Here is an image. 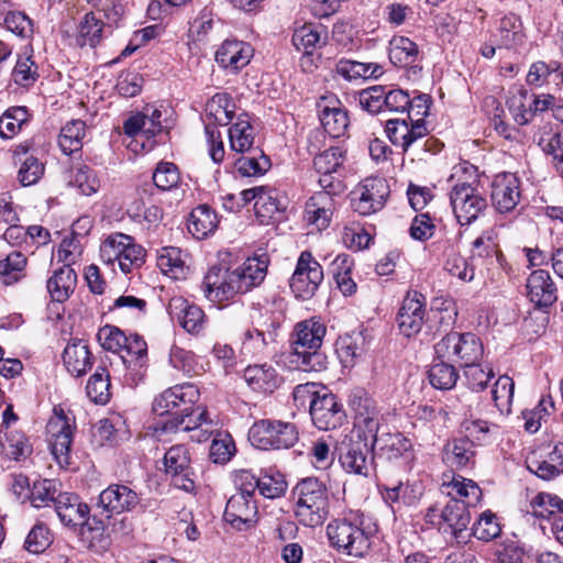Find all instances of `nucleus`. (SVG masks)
Here are the masks:
<instances>
[{"mask_svg": "<svg viewBox=\"0 0 563 563\" xmlns=\"http://www.w3.org/2000/svg\"><path fill=\"white\" fill-rule=\"evenodd\" d=\"M325 332V325L317 317L296 324L291 339V352L288 355L289 365L294 369L322 372L327 368L328 358L320 351Z\"/></svg>", "mask_w": 563, "mask_h": 563, "instance_id": "1", "label": "nucleus"}, {"mask_svg": "<svg viewBox=\"0 0 563 563\" xmlns=\"http://www.w3.org/2000/svg\"><path fill=\"white\" fill-rule=\"evenodd\" d=\"M385 131L390 142L410 154L412 159L422 161L426 154H435L443 146L437 139L428 136L429 131L422 119H390L386 122Z\"/></svg>", "mask_w": 563, "mask_h": 563, "instance_id": "2", "label": "nucleus"}, {"mask_svg": "<svg viewBox=\"0 0 563 563\" xmlns=\"http://www.w3.org/2000/svg\"><path fill=\"white\" fill-rule=\"evenodd\" d=\"M295 517L305 527H320L330 512L325 485L316 477L301 479L294 488Z\"/></svg>", "mask_w": 563, "mask_h": 563, "instance_id": "3", "label": "nucleus"}, {"mask_svg": "<svg viewBox=\"0 0 563 563\" xmlns=\"http://www.w3.org/2000/svg\"><path fill=\"white\" fill-rule=\"evenodd\" d=\"M330 544L338 551L355 558H363L372 544L373 530L365 526L364 517L350 514L332 520L327 526Z\"/></svg>", "mask_w": 563, "mask_h": 563, "instance_id": "4", "label": "nucleus"}, {"mask_svg": "<svg viewBox=\"0 0 563 563\" xmlns=\"http://www.w3.org/2000/svg\"><path fill=\"white\" fill-rule=\"evenodd\" d=\"M249 439L261 450L288 449L298 441V431L289 422L260 420L251 427Z\"/></svg>", "mask_w": 563, "mask_h": 563, "instance_id": "5", "label": "nucleus"}, {"mask_svg": "<svg viewBox=\"0 0 563 563\" xmlns=\"http://www.w3.org/2000/svg\"><path fill=\"white\" fill-rule=\"evenodd\" d=\"M450 202L461 225L475 221L487 207L486 198L478 188L466 181L456 183L452 187Z\"/></svg>", "mask_w": 563, "mask_h": 563, "instance_id": "6", "label": "nucleus"}, {"mask_svg": "<svg viewBox=\"0 0 563 563\" xmlns=\"http://www.w3.org/2000/svg\"><path fill=\"white\" fill-rule=\"evenodd\" d=\"M389 196V186L384 178L369 177L360 183L351 192V207L361 216L379 211Z\"/></svg>", "mask_w": 563, "mask_h": 563, "instance_id": "7", "label": "nucleus"}, {"mask_svg": "<svg viewBox=\"0 0 563 563\" xmlns=\"http://www.w3.org/2000/svg\"><path fill=\"white\" fill-rule=\"evenodd\" d=\"M164 470L174 487L186 493L196 489L195 471L189 450L183 444L170 446L164 454Z\"/></svg>", "mask_w": 563, "mask_h": 563, "instance_id": "8", "label": "nucleus"}, {"mask_svg": "<svg viewBox=\"0 0 563 563\" xmlns=\"http://www.w3.org/2000/svg\"><path fill=\"white\" fill-rule=\"evenodd\" d=\"M323 280V269L309 251L300 253L289 286L297 298L310 299Z\"/></svg>", "mask_w": 563, "mask_h": 563, "instance_id": "9", "label": "nucleus"}, {"mask_svg": "<svg viewBox=\"0 0 563 563\" xmlns=\"http://www.w3.org/2000/svg\"><path fill=\"white\" fill-rule=\"evenodd\" d=\"M199 390L194 384L170 387L158 395L153 402V411L158 416L177 417L187 412L199 399Z\"/></svg>", "mask_w": 563, "mask_h": 563, "instance_id": "10", "label": "nucleus"}, {"mask_svg": "<svg viewBox=\"0 0 563 563\" xmlns=\"http://www.w3.org/2000/svg\"><path fill=\"white\" fill-rule=\"evenodd\" d=\"M54 509L65 526H87L89 530L101 532L104 530V522L96 519V517L92 518L95 526L90 523L88 505L80 501L79 497L75 494L59 493Z\"/></svg>", "mask_w": 563, "mask_h": 563, "instance_id": "11", "label": "nucleus"}, {"mask_svg": "<svg viewBox=\"0 0 563 563\" xmlns=\"http://www.w3.org/2000/svg\"><path fill=\"white\" fill-rule=\"evenodd\" d=\"M439 529L450 534L456 543H466L471 533L468 526L471 514L466 506L456 498H451L441 510Z\"/></svg>", "mask_w": 563, "mask_h": 563, "instance_id": "12", "label": "nucleus"}, {"mask_svg": "<svg viewBox=\"0 0 563 563\" xmlns=\"http://www.w3.org/2000/svg\"><path fill=\"white\" fill-rule=\"evenodd\" d=\"M46 432L52 454L59 463H68L70 446L73 443V427L69 418L64 411L54 410V416L51 417L46 424Z\"/></svg>", "mask_w": 563, "mask_h": 563, "instance_id": "13", "label": "nucleus"}, {"mask_svg": "<svg viewBox=\"0 0 563 563\" xmlns=\"http://www.w3.org/2000/svg\"><path fill=\"white\" fill-rule=\"evenodd\" d=\"M310 416L313 424L324 431L340 428L346 419L342 404L328 389L312 401Z\"/></svg>", "mask_w": 563, "mask_h": 563, "instance_id": "14", "label": "nucleus"}, {"mask_svg": "<svg viewBox=\"0 0 563 563\" xmlns=\"http://www.w3.org/2000/svg\"><path fill=\"white\" fill-rule=\"evenodd\" d=\"M426 318V297L417 291H408L397 314L399 331L407 338L418 334Z\"/></svg>", "mask_w": 563, "mask_h": 563, "instance_id": "15", "label": "nucleus"}, {"mask_svg": "<svg viewBox=\"0 0 563 563\" xmlns=\"http://www.w3.org/2000/svg\"><path fill=\"white\" fill-rule=\"evenodd\" d=\"M257 518V504L251 495L234 494L229 498L224 519L232 528L246 531L255 526Z\"/></svg>", "mask_w": 563, "mask_h": 563, "instance_id": "16", "label": "nucleus"}, {"mask_svg": "<svg viewBox=\"0 0 563 563\" xmlns=\"http://www.w3.org/2000/svg\"><path fill=\"white\" fill-rule=\"evenodd\" d=\"M139 503V495L129 486L113 484L100 493L97 508L101 509V515L110 519L113 514L131 511Z\"/></svg>", "mask_w": 563, "mask_h": 563, "instance_id": "17", "label": "nucleus"}, {"mask_svg": "<svg viewBox=\"0 0 563 563\" xmlns=\"http://www.w3.org/2000/svg\"><path fill=\"white\" fill-rule=\"evenodd\" d=\"M202 291L211 302L221 303L238 295L232 269L222 266H212L202 282Z\"/></svg>", "mask_w": 563, "mask_h": 563, "instance_id": "18", "label": "nucleus"}, {"mask_svg": "<svg viewBox=\"0 0 563 563\" xmlns=\"http://www.w3.org/2000/svg\"><path fill=\"white\" fill-rule=\"evenodd\" d=\"M521 198L520 181L511 173L495 177L492 186V201L500 213L512 211Z\"/></svg>", "mask_w": 563, "mask_h": 563, "instance_id": "19", "label": "nucleus"}, {"mask_svg": "<svg viewBox=\"0 0 563 563\" xmlns=\"http://www.w3.org/2000/svg\"><path fill=\"white\" fill-rule=\"evenodd\" d=\"M268 257L262 254L249 257L242 265L232 269L238 294H245L260 286L266 277Z\"/></svg>", "mask_w": 563, "mask_h": 563, "instance_id": "20", "label": "nucleus"}, {"mask_svg": "<svg viewBox=\"0 0 563 563\" xmlns=\"http://www.w3.org/2000/svg\"><path fill=\"white\" fill-rule=\"evenodd\" d=\"M470 260L474 268L481 266L487 272L503 266V255L492 232L486 231L473 241Z\"/></svg>", "mask_w": 563, "mask_h": 563, "instance_id": "21", "label": "nucleus"}, {"mask_svg": "<svg viewBox=\"0 0 563 563\" xmlns=\"http://www.w3.org/2000/svg\"><path fill=\"white\" fill-rule=\"evenodd\" d=\"M374 449V446L364 441H356L351 438L346 444L345 452L340 454L342 467L349 473L367 476L372 465V452Z\"/></svg>", "mask_w": 563, "mask_h": 563, "instance_id": "22", "label": "nucleus"}, {"mask_svg": "<svg viewBox=\"0 0 563 563\" xmlns=\"http://www.w3.org/2000/svg\"><path fill=\"white\" fill-rule=\"evenodd\" d=\"M170 317L178 320V323L188 333H200L206 324V314L201 308L189 303L183 297H174L168 305Z\"/></svg>", "mask_w": 563, "mask_h": 563, "instance_id": "23", "label": "nucleus"}, {"mask_svg": "<svg viewBox=\"0 0 563 563\" xmlns=\"http://www.w3.org/2000/svg\"><path fill=\"white\" fill-rule=\"evenodd\" d=\"M530 300L539 308L552 306L556 299V287L548 271H533L527 279Z\"/></svg>", "mask_w": 563, "mask_h": 563, "instance_id": "24", "label": "nucleus"}, {"mask_svg": "<svg viewBox=\"0 0 563 563\" xmlns=\"http://www.w3.org/2000/svg\"><path fill=\"white\" fill-rule=\"evenodd\" d=\"M334 209L335 202L330 191H319L307 201L305 219L309 224L323 230L329 227Z\"/></svg>", "mask_w": 563, "mask_h": 563, "instance_id": "25", "label": "nucleus"}, {"mask_svg": "<svg viewBox=\"0 0 563 563\" xmlns=\"http://www.w3.org/2000/svg\"><path fill=\"white\" fill-rule=\"evenodd\" d=\"M253 56V48L242 41H224L216 52L217 63L232 71L245 67Z\"/></svg>", "mask_w": 563, "mask_h": 563, "instance_id": "26", "label": "nucleus"}, {"mask_svg": "<svg viewBox=\"0 0 563 563\" xmlns=\"http://www.w3.org/2000/svg\"><path fill=\"white\" fill-rule=\"evenodd\" d=\"M92 360L88 344L80 339L70 341L63 352L67 371L76 377L84 376L91 368Z\"/></svg>", "mask_w": 563, "mask_h": 563, "instance_id": "27", "label": "nucleus"}, {"mask_svg": "<svg viewBox=\"0 0 563 563\" xmlns=\"http://www.w3.org/2000/svg\"><path fill=\"white\" fill-rule=\"evenodd\" d=\"M476 444L468 438H454L443 448V461L453 467L462 468L475 464Z\"/></svg>", "mask_w": 563, "mask_h": 563, "instance_id": "28", "label": "nucleus"}, {"mask_svg": "<svg viewBox=\"0 0 563 563\" xmlns=\"http://www.w3.org/2000/svg\"><path fill=\"white\" fill-rule=\"evenodd\" d=\"M38 66L34 60L33 48L25 45L18 54L15 65L11 71L13 82L20 87L29 88L38 79Z\"/></svg>", "mask_w": 563, "mask_h": 563, "instance_id": "29", "label": "nucleus"}, {"mask_svg": "<svg viewBox=\"0 0 563 563\" xmlns=\"http://www.w3.org/2000/svg\"><path fill=\"white\" fill-rule=\"evenodd\" d=\"M334 74L344 80L378 78L383 75V68L376 63H361L357 60L341 58L335 63Z\"/></svg>", "mask_w": 563, "mask_h": 563, "instance_id": "30", "label": "nucleus"}, {"mask_svg": "<svg viewBox=\"0 0 563 563\" xmlns=\"http://www.w3.org/2000/svg\"><path fill=\"white\" fill-rule=\"evenodd\" d=\"M243 377L252 389L262 393H273L280 382L275 368L266 364L247 366Z\"/></svg>", "mask_w": 563, "mask_h": 563, "instance_id": "31", "label": "nucleus"}, {"mask_svg": "<svg viewBox=\"0 0 563 563\" xmlns=\"http://www.w3.org/2000/svg\"><path fill=\"white\" fill-rule=\"evenodd\" d=\"M327 31L322 25L306 23L295 30L291 42L298 51L310 55L327 43Z\"/></svg>", "mask_w": 563, "mask_h": 563, "instance_id": "32", "label": "nucleus"}, {"mask_svg": "<svg viewBox=\"0 0 563 563\" xmlns=\"http://www.w3.org/2000/svg\"><path fill=\"white\" fill-rule=\"evenodd\" d=\"M77 282L76 272L70 265L56 269L47 280V291L54 301L63 302L74 291Z\"/></svg>", "mask_w": 563, "mask_h": 563, "instance_id": "33", "label": "nucleus"}, {"mask_svg": "<svg viewBox=\"0 0 563 563\" xmlns=\"http://www.w3.org/2000/svg\"><path fill=\"white\" fill-rule=\"evenodd\" d=\"M235 104L232 98L225 93H216L206 104V117L210 125H228L234 117Z\"/></svg>", "mask_w": 563, "mask_h": 563, "instance_id": "34", "label": "nucleus"}, {"mask_svg": "<svg viewBox=\"0 0 563 563\" xmlns=\"http://www.w3.org/2000/svg\"><path fill=\"white\" fill-rule=\"evenodd\" d=\"M218 225V217L208 206L195 208L188 219V231L198 240L212 233Z\"/></svg>", "mask_w": 563, "mask_h": 563, "instance_id": "35", "label": "nucleus"}, {"mask_svg": "<svg viewBox=\"0 0 563 563\" xmlns=\"http://www.w3.org/2000/svg\"><path fill=\"white\" fill-rule=\"evenodd\" d=\"M445 487L448 488V495L463 503L466 508L476 506L482 498L479 486L474 481L462 476L453 477Z\"/></svg>", "mask_w": 563, "mask_h": 563, "instance_id": "36", "label": "nucleus"}, {"mask_svg": "<svg viewBox=\"0 0 563 563\" xmlns=\"http://www.w3.org/2000/svg\"><path fill=\"white\" fill-rule=\"evenodd\" d=\"M212 421L209 420L208 411L197 407H192L187 412L180 413L177 417L169 418L164 422L165 430H180V431H194L202 428L203 426H210Z\"/></svg>", "mask_w": 563, "mask_h": 563, "instance_id": "37", "label": "nucleus"}, {"mask_svg": "<svg viewBox=\"0 0 563 563\" xmlns=\"http://www.w3.org/2000/svg\"><path fill=\"white\" fill-rule=\"evenodd\" d=\"M229 139L232 151L244 153L252 150L255 139V129L246 114L238 118V121L229 129Z\"/></svg>", "mask_w": 563, "mask_h": 563, "instance_id": "38", "label": "nucleus"}, {"mask_svg": "<svg viewBox=\"0 0 563 563\" xmlns=\"http://www.w3.org/2000/svg\"><path fill=\"white\" fill-rule=\"evenodd\" d=\"M320 122L331 137L342 136L349 126L347 111L339 106L323 107L319 112Z\"/></svg>", "mask_w": 563, "mask_h": 563, "instance_id": "39", "label": "nucleus"}, {"mask_svg": "<svg viewBox=\"0 0 563 563\" xmlns=\"http://www.w3.org/2000/svg\"><path fill=\"white\" fill-rule=\"evenodd\" d=\"M150 107H145L142 112H137L136 114L128 118L123 123L124 133L129 136L144 134L147 137H152L169 128V125H159L158 123L154 124L150 120Z\"/></svg>", "mask_w": 563, "mask_h": 563, "instance_id": "40", "label": "nucleus"}, {"mask_svg": "<svg viewBox=\"0 0 563 563\" xmlns=\"http://www.w3.org/2000/svg\"><path fill=\"white\" fill-rule=\"evenodd\" d=\"M86 136V123L82 120H71L60 130L58 144L64 154L70 155L82 147Z\"/></svg>", "mask_w": 563, "mask_h": 563, "instance_id": "41", "label": "nucleus"}, {"mask_svg": "<svg viewBox=\"0 0 563 563\" xmlns=\"http://www.w3.org/2000/svg\"><path fill=\"white\" fill-rule=\"evenodd\" d=\"M103 22L96 16L95 12L86 13L78 25L76 44L78 46L89 45L95 47L101 40Z\"/></svg>", "mask_w": 563, "mask_h": 563, "instance_id": "42", "label": "nucleus"}, {"mask_svg": "<svg viewBox=\"0 0 563 563\" xmlns=\"http://www.w3.org/2000/svg\"><path fill=\"white\" fill-rule=\"evenodd\" d=\"M418 47L408 37L398 36L390 41L389 59L398 67H407L417 59Z\"/></svg>", "mask_w": 563, "mask_h": 563, "instance_id": "43", "label": "nucleus"}, {"mask_svg": "<svg viewBox=\"0 0 563 563\" xmlns=\"http://www.w3.org/2000/svg\"><path fill=\"white\" fill-rule=\"evenodd\" d=\"M157 266L165 275L174 279L185 277L186 265L181 258V251L177 247H163L157 256Z\"/></svg>", "mask_w": 563, "mask_h": 563, "instance_id": "44", "label": "nucleus"}, {"mask_svg": "<svg viewBox=\"0 0 563 563\" xmlns=\"http://www.w3.org/2000/svg\"><path fill=\"white\" fill-rule=\"evenodd\" d=\"M26 256L20 251L10 252L0 260V275L5 285H12L24 277Z\"/></svg>", "mask_w": 563, "mask_h": 563, "instance_id": "45", "label": "nucleus"}, {"mask_svg": "<svg viewBox=\"0 0 563 563\" xmlns=\"http://www.w3.org/2000/svg\"><path fill=\"white\" fill-rule=\"evenodd\" d=\"M87 396L95 404L104 405L110 399V375L104 367H98L86 386Z\"/></svg>", "mask_w": 563, "mask_h": 563, "instance_id": "46", "label": "nucleus"}, {"mask_svg": "<svg viewBox=\"0 0 563 563\" xmlns=\"http://www.w3.org/2000/svg\"><path fill=\"white\" fill-rule=\"evenodd\" d=\"M280 203L275 189L261 186L257 194L254 211L261 223L267 222L273 216L280 211Z\"/></svg>", "mask_w": 563, "mask_h": 563, "instance_id": "47", "label": "nucleus"}, {"mask_svg": "<svg viewBox=\"0 0 563 563\" xmlns=\"http://www.w3.org/2000/svg\"><path fill=\"white\" fill-rule=\"evenodd\" d=\"M376 446H378V451H380L386 459L393 460L408 453L412 444L411 441L401 433H386L380 435Z\"/></svg>", "mask_w": 563, "mask_h": 563, "instance_id": "48", "label": "nucleus"}, {"mask_svg": "<svg viewBox=\"0 0 563 563\" xmlns=\"http://www.w3.org/2000/svg\"><path fill=\"white\" fill-rule=\"evenodd\" d=\"M58 492L56 483L52 479H42L33 483L30 492L31 504L35 508H43L56 505V498H58Z\"/></svg>", "mask_w": 563, "mask_h": 563, "instance_id": "49", "label": "nucleus"}, {"mask_svg": "<svg viewBox=\"0 0 563 563\" xmlns=\"http://www.w3.org/2000/svg\"><path fill=\"white\" fill-rule=\"evenodd\" d=\"M459 379V373L452 364L444 361L434 363L429 369L430 384L440 390L452 389Z\"/></svg>", "mask_w": 563, "mask_h": 563, "instance_id": "50", "label": "nucleus"}, {"mask_svg": "<svg viewBox=\"0 0 563 563\" xmlns=\"http://www.w3.org/2000/svg\"><path fill=\"white\" fill-rule=\"evenodd\" d=\"M459 350V363L463 367L471 363L479 362L484 354L483 343L473 333H460Z\"/></svg>", "mask_w": 563, "mask_h": 563, "instance_id": "51", "label": "nucleus"}, {"mask_svg": "<svg viewBox=\"0 0 563 563\" xmlns=\"http://www.w3.org/2000/svg\"><path fill=\"white\" fill-rule=\"evenodd\" d=\"M2 452L12 460L19 461L31 453L26 437L20 431L5 432L0 440Z\"/></svg>", "mask_w": 563, "mask_h": 563, "instance_id": "52", "label": "nucleus"}, {"mask_svg": "<svg viewBox=\"0 0 563 563\" xmlns=\"http://www.w3.org/2000/svg\"><path fill=\"white\" fill-rule=\"evenodd\" d=\"M345 152L339 146H332L313 159V166L318 174H335L343 166Z\"/></svg>", "mask_w": 563, "mask_h": 563, "instance_id": "53", "label": "nucleus"}, {"mask_svg": "<svg viewBox=\"0 0 563 563\" xmlns=\"http://www.w3.org/2000/svg\"><path fill=\"white\" fill-rule=\"evenodd\" d=\"M379 429V413L371 415L354 421V431L352 438L356 441H364L376 448L379 441L377 435Z\"/></svg>", "mask_w": 563, "mask_h": 563, "instance_id": "54", "label": "nucleus"}, {"mask_svg": "<svg viewBox=\"0 0 563 563\" xmlns=\"http://www.w3.org/2000/svg\"><path fill=\"white\" fill-rule=\"evenodd\" d=\"M514 390L515 383L507 375L499 376L495 382L493 388L490 389V395L495 406L500 412H510Z\"/></svg>", "mask_w": 563, "mask_h": 563, "instance_id": "55", "label": "nucleus"}, {"mask_svg": "<svg viewBox=\"0 0 563 563\" xmlns=\"http://www.w3.org/2000/svg\"><path fill=\"white\" fill-rule=\"evenodd\" d=\"M273 340L274 335L271 331L266 333L260 329H247L242 336L241 351L244 355H258Z\"/></svg>", "mask_w": 563, "mask_h": 563, "instance_id": "56", "label": "nucleus"}, {"mask_svg": "<svg viewBox=\"0 0 563 563\" xmlns=\"http://www.w3.org/2000/svg\"><path fill=\"white\" fill-rule=\"evenodd\" d=\"M508 107L515 121L520 125L527 124L534 115L529 101V92L526 89H518L508 99Z\"/></svg>", "mask_w": 563, "mask_h": 563, "instance_id": "57", "label": "nucleus"}, {"mask_svg": "<svg viewBox=\"0 0 563 563\" xmlns=\"http://www.w3.org/2000/svg\"><path fill=\"white\" fill-rule=\"evenodd\" d=\"M70 183L85 196L96 194L100 187L95 172L84 164H78L74 167Z\"/></svg>", "mask_w": 563, "mask_h": 563, "instance_id": "58", "label": "nucleus"}, {"mask_svg": "<svg viewBox=\"0 0 563 563\" xmlns=\"http://www.w3.org/2000/svg\"><path fill=\"white\" fill-rule=\"evenodd\" d=\"M349 406L354 413V421L378 412L375 400L363 388H355L351 391Z\"/></svg>", "mask_w": 563, "mask_h": 563, "instance_id": "59", "label": "nucleus"}, {"mask_svg": "<svg viewBox=\"0 0 563 563\" xmlns=\"http://www.w3.org/2000/svg\"><path fill=\"white\" fill-rule=\"evenodd\" d=\"M154 185L161 190H170L180 181L178 167L172 162H159L153 172Z\"/></svg>", "mask_w": 563, "mask_h": 563, "instance_id": "60", "label": "nucleus"}, {"mask_svg": "<svg viewBox=\"0 0 563 563\" xmlns=\"http://www.w3.org/2000/svg\"><path fill=\"white\" fill-rule=\"evenodd\" d=\"M287 490V482L279 472L264 473L260 476L258 492L268 499L282 497Z\"/></svg>", "mask_w": 563, "mask_h": 563, "instance_id": "61", "label": "nucleus"}, {"mask_svg": "<svg viewBox=\"0 0 563 563\" xmlns=\"http://www.w3.org/2000/svg\"><path fill=\"white\" fill-rule=\"evenodd\" d=\"M500 532L501 528L497 517L489 510L483 512L472 528V534L483 541H490L497 538Z\"/></svg>", "mask_w": 563, "mask_h": 563, "instance_id": "62", "label": "nucleus"}, {"mask_svg": "<svg viewBox=\"0 0 563 563\" xmlns=\"http://www.w3.org/2000/svg\"><path fill=\"white\" fill-rule=\"evenodd\" d=\"M499 33L500 42L507 48L520 43L522 40V33L519 16L510 13L500 19Z\"/></svg>", "mask_w": 563, "mask_h": 563, "instance_id": "63", "label": "nucleus"}, {"mask_svg": "<svg viewBox=\"0 0 563 563\" xmlns=\"http://www.w3.org/2000/svg\"><path fill=\"white\" fill-rule=\"evenodd\" d=\"M27 112L24 107H15L7 110L0 118V135L10 139L21 130L26 121Z\"/></svg>", "mask_w": 563, "mask_h": 563, "instance_id": "64", "label": "nucleus"}]
</instances>
